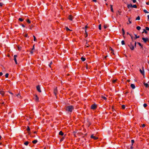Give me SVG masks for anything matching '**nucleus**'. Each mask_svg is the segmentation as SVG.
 I'll use <instances>...</instances> for the list:
<instances>
[{"instance_id": "nucleus-8", "label": "nucleus", "mask_w": 149, "mask_h": 149, "mask_svg": "<svg viewBox=\"0 0 149 149\" xmlns=\"http://www.w3.org/2000/svg\"><path fill=\"white\" fill-rule=\"evenodd\" d=\"M69 19L71 21L73 19V17L72 15H69L68 17Z\"/></svg>"}, {"instance_id": "nucleus-64", "label": "nucleus", "mask_w": 149, "mask_h": 149, "mask_svg": "<svg viewBox=\"0 0 149 149\" xmlns=\"http://www.w3.org/2000/svg\"><path fill=\"white\" fill-rule=\"evenodd\" d=\"M147 17H148V19H149V15H148Z\"/></svg>"}, {"instance_id": "nucleus-45", "label": "nucleus", "mask_w": 149, "mask_h": 149, "mask_svg": "<svg viewBox=\"0 0 149 149\" xmlns=\"http://www.w3.org/2000/svg\"><path fill=\"white\" fill-rule=\"evenodd\" d=\"M121 12L119 11V10H118V14H119V15H120L121 14Z\"/></svg>"}, {"instance_id": "nucleus-33", "label": "nucleus", "mask_w": 149, "mask_h": 149, "mask_svg": "<svg viewBox=\"0 0 149 149\" xmlns=\"http://www.w3.org/2000/svg\"><path fill=\"white\" fill-rule=\"evenodd\" d=\"M30 130V129L29 127L27 126V129H26V130L27 131H29Z\"/></svg>"}, {"instance_id": "nucleus-14", "label": "nucleus", "mask_w": 149, "mask_h": 149, "mask_svg": "<svg viewBox=\"0 0 149 149\" xmlns=\"http://www.w3.org/2000/svg\"><path fill=\"white\" fill-rule=\"evenodd\" d=\"M59 134L60 135L63 136L64 134L62 131H60L59 133Z\"/></svg>"}, {"instance_id": "nucleus-49", "label": "nucleus", "mask_w": 149, "mask_h": 149, "mask_svg": "<svg viewBox=\"0 0 149 149\" xmlns=\"http://www.w3.org/2000/svg\"><path fill=\"white\" fill-rule=\"evenodd\" d=\"M34 49V45H33V48L32 49V50H33Z\"/></svg>"}, {"instance_id": "nucleus-15", "label": "nucleus", "mask_w": 149, "mask_h": 149, "mask_svg": "<svg viewBox=\"0 0 149 149\" xmlns=\"http://www.w3.org/2000/svg\"><path fill=\"white\" fill-rule=\"evenodd\" d=\"M143 84L146 88L148 87L149 86L148 84L147 83H144Z\"/></svg>"}, {"instance_id": "nucleus-35", "label": "nucleus", "mask_w": 149, "mask_h": 149, "mask_svg": "<svg viewBox=\"0 0 149 149\" xmlns=\"http://www.w3.org/2000/svg\"><path fill=\"white\" fill-rule=\"evenodd\" d=\"M147 104H146V103H144L143 104V107H147Z\"/></svg>"}, {"instance_id": "nucleus-62", "label": "nucleus", "mask_w": 149, "mask_h": 149, "mask_svg": "<svg viewBox=\"0 0 149 149\" xmlns=\"http://www.w3.org/2000/svg\"><path fill=\"white\" fill-rule=\"evenodd\" d=\"M33 50H31V52H30V53L31 54H33V52L32 51Z\"/></svg>"}, {"instance_id": "nucleus-12", "label": "nucleus", "mask_w": 149, "mask_h": 149, "mask_svg": "<svg viewBox=\"0 0 149 149\" xmlns=\"http://www.w3.org/2000/svg\"><path fill=\"white\" fill-rule=\"evenodd\" d=\"M139 71L141 73V74L143 75H144V71L143 70H141V69H140Z\"/></svg>"}, {"instance_id": "nucleus-25", "label": "nucleus", "mask_w": 149, "mask_h": 149, "mask_svg": "<svg viewBox=\"0 0 149 149\" xmlns=\"http://www.w3.org/2000/svg\"><path fill=\"white\" fill-rule=\"evenodd\" d=\"M144 32L146 34L147 33V31L145 29H143V31L142 32V33H143Z\"/></svg>"}, {"instance_id": "nucleus-55", "label": "nucleus", "mask_w": 149, "mask_h": 149, "mask_svg": "<svg viewBox=\"0 0 149 149\" xmlns=\"http://www.w3.org/2000/svg\"><path fill=\"white\" fill-rule=\"evenodd\" d=\"M146 3V4L147 5H149V2H147Z\"/></svg>"}, {"instance_id": "nucleus-48", "label": "nucleus", "mask_w": 149, "mask_h": 149, "mask_svg": "<svg viewBox=\"0 0 149 149\" xmlns=\"http://www.w3.org/2000/svg\"><path fill=\"white\" fill-rule=\"evenodd\" d=\"M109 48H110V50L112 51V52H113V50L111 47H110Z\"/></svg>"}, {"instance_id": "nucleus-46", "label": "nucleus", "mask_w": 149, "mask_h": 149, "mask_svg": "<svg viewBox=\"0 0 149 149\" xmlns=\"http://www.w3.org/2000/svg\"><path fill=\"white\" fill-rule=\"evenodd\" d=\"M64 139V137H62V138L60 140V141H62Z\"/></svg>"}, {"instance_id": "nucleus-10", "label": "nucleus", "mask_w": 149, "mask_h": 149, "mask_svg": "<svg viewBox=\"0 0 149 149\" xmlns=\"http://www.w3.org/2000/svg\"><path fill=\"white\" fill-rule=\"evenodd\" d=\"M91 138H93L94 139H98V137L94 136L93 134L91 136Z\"/></svg>"}, {"instance_id": "nucleus-29", "label": "nucleus", "mask_w": 149, "mask_h": 149, "mask_svg": "<svg viewBox=\"0 0 149 149\" xmlns=\"http://www.w3.org/2000/svg\"><path fill=\"white\" fill-rule=\"evenodd\" d=\"M102 98L104 100H106L107 99V98L106 97H104V96H102Z\"/></svg>"}, {"instance_id": "nucleus-52", "label": "nucleus", "mask_w": 149, "mask_h": 149, "mask_svg": "<svg viewBox=\"0 0 149 149\" xmlns=\"http://www.w3.org/2000/svg\"><path fill=\"white\" fill-rule=\"evenodd\" d=\"M145 126V125L144 124H143L142 125V127H144Z\"/></svg>"}, {"instance_id": "nucleus-1", "label": "nucleus", "mask_w": 149, "mask_h": 149, "mask_svg": "<svg viewBox=\"0 0 149 149\" xmlns=\"http://www.w3.org/2000/svg\"><path fill=\"white\" fill-rule=\"evenodd\" d=\"M74 109V107L70 105L69 106H68L66 107V111H69V112H72V110Z\"/></svg>"}, {"instance_id": "nucleus-54", "label": "nucleus", "mask_w": 149, "mask_h": 149, "mask_svg": "<svg viewBox=\"0 0 149 149\" xmlns=\"http://www.w3.org/2000/svg\"><path fill=\"white\" fill-rule=\"evenodd\" d=\"M3 73L2 72H0V76H1L3 75Z\"/></svg>"}, {"instance_id": "nucleus-53", "label": "nucleus", "mask_w": 149, "mask_h": 149, "mask_svg": "<svg viewBox=\"0 0 149 149\" xmlns=\"http://www.w3.org/2000/svg\"><path fill=\"white\" fill-rule=\"evenodd\" d=\"M116 80H113V83H115L116 81Z\"/></svg>"}, {"instance_id": "nucleus-16", "label": "nucleus", "mask_w": 149, "mask_h": 149, "mask_svg": "<svg viewBox=\"0 0 149 149\" xmlns=\"http://www.w3.org/2000/svg\"><path fill=\"white\" fill-rule=\"evenodd\" d=\"M131 18H129L128 19V22L127 23L128 24H129L131 23Z\"/></svg>"}, {"instance_id": "nucleus-19", "label": "nucleus", "mask_w": 149, "mask_h": 149, "mask_svg": "<svg viewBox=\"0 0 149 149\" xmlns=\"http://www.w3.org/2000/svg\"><path fill=\"white\" fill-rule=\"evenodd\" d=\"M38 142V141L37 140H34L32 141V143L34 144H35L37 143Z\"/></svg>"}, {"instance_id": "nucleus-24", "label": "nucleus", "mask_w": 149, "mask_h": 149, "mask_svg": "<svg viewBox=\"0 0 149 149\" xmlns=\"http://www.w3.org/2000/svg\"><path fill=\"white\" fill-rule=\"evenodd\" d=\"M26 21L29 24H30L31 23V21L29 20V19H27L26 20Z\"/></svg>"}, {"instance_id": "nucleus-50", "label": "nucleus", "mask_w": 149, "mask_h": 149, "mask_svg": "<svg viewBox=\"0 0 149 149\" xmlns=\"http://www.w3.org/2000/svg\"><path fill=\"white\" fill-rule=\"evenodd\" d=\"M132 1L134 3H135L136 2V0H132Z\"/></svg>"}, {"instance_id": "nucleus-47", "label": "nucleus", "mask_w": 149, "mask_h": 149, "mask_svg": "<svg viewBox=\"0 0 149 149\" xmlns=\"http://www.w3.org/2000/svg\"><path fill=\"white\" fill-rule=\"evenodd\" d=\"M3 4L2 3H0V6H2L3 5Z\"/></svg>"}, {"instance_id": "nucleus-13", "label": "nucleus", "mask_w": 149, "mask_h": 149, "mask_svg": "<svg viewBox=\"0 0 149 149\" xmlns=\"http://www.w3.org/2000/svg\"><path fill=\"white\" fill-rule=\"evenodd\" d=\"M130 7H133L135 8H137V6L136 5H134L133 6H132L131 4H130Z\"/></svg>"}, {"instance_id": "nucleus-26", "label": "nucleus", "mask_w": 149, "mask_h": 149, "mask_svg": "<svg viewBox=\"0 0 149 149\" xmlns=\"http://www.w3.org/2000/svg\"><path fill=\"white\" fill-rule=\"evenodd\" d=\"M140 19V17L139 16H138L136 19V20H139Z\"/></svg>"}, {"instance_id": "nucleus-18", "label": "nucleus", "mask_w": 149, "mask_h": 149, "mask_svg": "<svg viewBox=\"0 0 149 149\" xmlns=\"http://www.w3.org/2000/svg\"><path fill=\"white\" fill-rule=\"evenodd\" d=\"M81 60L83 61H85L86 60V58H84L83 57H82L81 58Z\"/></svg>"}, {"instance_id": "nucleus-36", "label": "nucleus", "mask_w": 149, "mask_h": 149, "mask_svg": "<svg viewBox=\"0 0 149 149\" xmlns=\"http://www.w3.org/2000/svg\"><path fill=\"white\" fill-rule=\"evenodd\" d=\"M143 11L144 13H149V12L147 11L146 10H143Z\"/></svg>"}, {"instance_id": "nucleus-61", "label": "nucleus", "mask_w": 149, "mask_h": 149, "mask_svg": "<svg viewBox=\"0 0 149 149\" xmlns=\"http://www.w3.org/2000/svg\"><path fill=\"white\" fill-rule=\"evenodd\" d=\"M93 2H96V1H97V0H93Z\"/></svg>"}, {"instance_id": "nucleus-37", "label": "nucleus", "mask_w": 149, "mask_h": 149, "mask_svg": "<svg viewBox=\"0 0 149 149\" xmlns=\"http://www.w3.org/2000/svg\"><path fill=\"white\" fill-rule=\"evenodd\" d=\"M9 74L8 73H6L5 75V77L6 78H7L8 77Z\"/></svg>"}, {"instance_id": "nucleus-3", "label": "nucleus", "mask_w": 149, "mask_h": 149, "mask_svg": "<svg viewBox=\"0 0 149 149\" xmlns=\"http://www.w3.org/2000/svg\"><path fill=\"white\" fill-rule=\"evenodd\" d=\"M91 109H95L96 108V105L95 104H92L91 106Z\"/></svg>"}, {"instance_id": "nucleus-21", "label": "nucleus", "mask_w": 149, "mask_h": 149, "mask_svg": "<svg viewBox=\"0 0 149 149\" xmlns=\"http://www.w3.org/2000/svg\"><path fill=\"white\" fill-rule=\"evenodd\" d=\"M110 8H111V11L112 12H113V6L112 5H110Z\"/></svg>"}, {"instance_id": "nucleus-20", "label": "nucleus", "mask_w": 149, "mask_h": 149, "mask_svg": "<svg viewBox=\"0 0 149 149\" xmlns=\"http://www.w3.org/2000/svg\"><path fill=\"white\" fill-rule=\"evenodd\" d=\"M18 20L20 22H22L24 20V19L22 18H19Z\"/></svg>"}, {"instance_id": "nucleus-60", "label": "nucleus", "mask_w": 149, "mask_h": 149, "mask_svg": "<svg viewBox=\"0 0 149 149\" xmlns=\"http://www.w3.org/2000/svg\"><path fill=\"white\" fill-rule=\"evenodd\" d=\"M125 149H130L129 148H128L127 146L125 147Z\"/></svg>"}, {"instance_id": "nucleus-41", "label": "nucleus", "mask_w": 149, "mask_h": 149, "mask_svg": "<svg viewBox=\"0 0 149 149\" xmlns=\"http://www.w3.org/2000/svg\"><path fill=\"white\" fill-rule=\"evenodd\" d=\"M33 38H34V41H36V37L34 36H33Z\"/></svg>"}, {"instance_id": "nucleus-44", "label": "nucleus", "mask_w": 149, "mask_h": 149, "mask_svg": "<svg viewBox=\"0 0 149 149\" xmlns=\"http://www.w3.org/2000/svg\"><path fill=\"white\" fill-rule=\"evenodd\" d=\"M18 50H19L20 51L21 50L22 47H18Z\"/></svg>"}, {"instance_id": "nucleus-31", "label": "nucleus", "mask_w": 149, "mask_h": 149, "mask_svg": "<svg viewBox=\"0 0 149 149\" xmlns=\"http://www.w3.org/2000/svg\"><path fill=\"white\" fill-rule=\"evenodd\" d=\"M122 108L123 109H124L125 108V106L124 105H123L122 106Z\"/></svg>"}, {"instance_id": "nucleus-56", "label": "nucleus", "mask_w": 149, "mask_h": 149, "mask_svg": "<svg viewBox=\"0 0 149 149\" xmlns=\"http://www.w3.org/2000/svg\"><path fill=\"white\" fill-rule=\"evenodd\" d=\"M24 36L25 37H27L28 36V34H26L25 35H24Z\"/></svg>"}, {"instance_id": "nucleus-58", "label": "nucleus", "mask_w": 149, "mask_h": 149, "mask_svg": "<svg viewBox=\"0 0 149 149\" xmlns=\"http://www.w3.org/2000/svg\"><path fill=\"white\" fill-rule=\"evenodd\" d=\"M136 28H141V27H140V26H137L136 27Z\"/></svg>"}, {"instance_id": "nucleus-38", "label": "nucleus", "mask_w": 149, "mask_h": 149, "mask_svg": "<svg viewBox=\"0 0 149 149\" xmlns=\"http://www.w3.org/2000/svg\"><path fill=\"white\" fill-rule=\"evenodd\" d=\"M108 26L107 24L104 25V28H107Z\"/></svg>"}, {"instance_id": "nucleus-6", "label": "nucleus", "mask_w": 149, "mask_h": 149, "mask_svg": "<svg viewBox=\"0 0 149 149\" xmlns=\"http://www.w3.org/2000/svg\"><path fill=\"white\" fill-rule=\"evenodd\" d=\"M36 88H37V91L39 92H41V91L40 90V86L39 85H38V86H37Z\"/></svg>"}, {"instance_id": "nucleus-27", "label": "nucleus", "mask_w": 149, "mask_h": 149, "mask_svg": "<svg viewBox=\"0 0 149 149\" xmlns=\"http://www.w3.org/2000/svg\"><path fill=\"white\" fill-rule=\"evenodd\" d=\"M134 35L135 36V39H136L138 38H139V36H137L135 34H134Z\"/></svg>"}, {"instance_id": "nucleus-32", "label": "nucleus", "mask_w": 149, "mask_h": 149, "mask_svg": "<svg viewBox=\"0 0 149 149\" xmlns=\"http://www.w3.org/2000/svg\"><path fill=\"white\" fill-rule=\"evenodd\" d=\"M121 44L122 45H124L125 44V42L124 40H122L121 41Z\"/></svg>"}, {"instance_id": "nucleus-5", "label": "nucleus", "mask_w": 149, "mask_h": 149, "mask_svg": "<svg viewBox=\"0 0 149 149\" xmlns=\"http://www.w3.org/2000/svg\"><path fill=\"white\" fill-rule=\"evenodd\" d=\"M17 57V55H14V60L15 62V63L17 64V59H16V57Z\"/></svg>"}, {"instance_id": "nucleus-2", "label": "nucleus", "mask_w": 149, "mask_h": 149, "mask_svg": "<svg viewBox=\"0 0 149 149\" xmlns=\"http://www.w3.org/2000/svg\"><path fill=\"white\" fill-rule=\"evenodd\" d=\"M128 46L130 47V49L132 50H133L134 49V46L132 44V43H130V45H128Z\"/></svg>"}, {"instance_id": "nucleus-34", "label": "nucleus", "mask_w": 149, "mask_h": 149, "mask_svg": "<svg viewBox=\"0 0 149 149\" xmlns=\"http://www.w3.org/2000/svg\"><path fill=\"white\" fill-rule=\"evenodd\" d=\"M134 140H131V143H132V146L133 145V143H134Z\"/></svg>"}, {"instance_id": "nucleus-7", "label": "nucleus", "mask_w": 149, "mask_h": 149, "mask_svg": "<svg viewBox=\"0 0 149 149\" xmlns=\"http://www.w3.org/2000/svg\"><path fill=\"white\" fill-rule=\"evenodd\" d=\"M57 87H56L54 89V94L55 95H56L57 93Z\"/></svg>"}, {"instance_id": "nucleus-43", "label": "nucleus", "mask_w": 149, "mask_h": 149, "mask_svg": "<svg viewBox=\"0 0 149 149\" xmlns=\"http://www.w3.org/2000/svg\"><path fill=\"white\" fill-rule=\"evenodd\" d=\"M0 93L1 94V95H3V91H0Z\"/></svg>"}, {"instance_id": "nucleus-9", "label": "nucleus", "mask_w": 149, "mask_h": 149, "mask_svg": "<svg viewBox=\"0 0 149 149\" xmlns=\"http://www.w3.org/2000/svg\"><path fill=\"white\" fill-rule=\"evenodd\" d=\"M34 98L36 100V101H39V98L36 95H35Z\"/></svg>"}, {"instance_id": "nucleus-39", "label": "nucleus", "mask_w": 149, "mask_h": 149, "mask_svg": "<svg viewBox=\"0 0 149 149\" xmlns=\"http://www.w3.org/2000/svg\"><path fill=\"white\" fill-rule=\"evenodd\" d=\"M66 29V31H72V30H70V29Z\"/></svg>"}, {"instance_id": "nucleus-4", "label": "nucleus", "mask_w": 149, "mask_h": 149, "mask_svg": "<svg viewBox=\"0 0 149 149\" xmlns=\"http://www.w3.org/2000/svg\"><path fill=\"white\" fill-rule=\"evenodd\" d=\"M142 39L143 41V42L145 43H146L147 41H148V39L147 38H142Z\"/></svg>"}, {"instance_id": "nucleus-22", "label": "nucleus", "mask_w": 149, "mask_h": 149, "mask_svg": "<svg viewBox=\"0 0 149 149\" xmlns=\"http://www.w3.org/2000/svg\"><path fill=\"white\" fill-rule=\"evenodd\" d=\"M29 143V142L27 141H26L25 142H24V144L26 146H27L28 144Z\"/></svg>"}, {"instance_id": "nucleus-40", "label": "nucleus", "mask_w": 149, "mask_h": 149, "mask_svg": "<svg viewBox=\"0 0 149 149\" xmlns=\"http://www.w3.org/2000/svg\"><path fill=\"white\" fill-rule=\"evenodd\" d=\"M130 4H127V7L128 8H130Z\"/></svg>"}, {"instance_id": "nucleus-57", "label": "nucleus", "mask_w": 149, "mask_h": 149, "mask_svg": "<svg viewBox=\"0 0 149 149\" xmlns=\"http://www.w3.org/2000/svg\"><path fill=\"white\" fill-rule=\"evenodd\" d=\"M136 42H135V43H134V46H135V47H136Z\"/></svg>"}, {"instance_id": "nucleus-51", "label": "nucleus", "mask_w": 149, "mask_h": 149, "mask_svg": "<svg viewBox=\"0 0 149 149\" xmlns=\"http://www.w3.org/2000/svg\"><path fill=\"white\" fill-rule=\"evenodd\" d=\"M98 28H101V24L99 25Z\"/></svg>"}, {"instance_id": "nucleus-11", "label": "nucleus", "mask_w": 149, "mask_h": 149, "mask_svg": "<svg viewBox=\"0 0 149 149\" xmlns=\"http://www.w3.org/2000/svg\"><path fill=\"white\" fill-rule=\"evenodd\" d=\"M130 86L133 89H134L135 88V86L133 84H131L130 85Z\"/></svg>"}, {"instance_id": "nucleus-17", "label": "nucleus", "mask_w": 149, "mask_h": 149, "mask_svg": "<svg viewBox=\"0 0 149 149\" xmlns=\"http://www.w3.org/2000/svg\"><path fill=\"white\" fill-rule=\"evenodd\" d=\"M122 31L123 35V36L124 37V35L125 34V30H124L123 29H122Z\"/></svg>"}, {"instance_id": "nucleus-28", "label": "nucleus", "mask_w": 149, "mask_h": 149, "mask_svg": "<svg viewBox=\"0 0 149 149\" xmlns=\"http://www.w3.org/2000/svg\"><path fill=\"white\" fill-rule=\"evenodd\" d=\"M137 43L139 44V45L140 46H141V47L142 48H143V46L141 43H140V42H138Z\"/></svg>"}, {"instance_id": "nucleus-63", "label": "nucleus", "mask_w": 149, "mask_h": 149, "mask_svg": "<svg viewBox=\"0 0 149 149\" xmlns=\"http://www.w3.org/2000/svg\"><path fill=\"white\" fill-rule=\"evenodd\" d=\"M133 148V147L132 146L130 147V149H132Z\"/></svg>"}, {"instance_id": "nucleus-42", "label": "nucleus", "mask_w": 149, "mask_h": 149, "mask_svg": "<svg viewBox=\"0 0 149 149\" xmlns=\"http://www.w3.org/2000/svg\"><path fill=\"white\" fill-rule=\"evenodd\" d=\"M52 62H50V64H49V66L50 67H51V65L52 64Z\"/></svg>"}, {"instance_id": "nucleus-59", "label": "nucleus", "mask_w": 149, "mask_h": 149, "mask_svg": "<svg viewBox=\"0 0 149 149\" xmlns=\"http://www.w3.org/2000/svg\"><path fill=\"white\" fill-rule=\"evenodd\" d=\"M22 26L23 27H25V26H24V24H22Z\"/></svg>"}, {"instance_id": "nucleus-30", "label": "nucleus", "mask_w": 149, "mask_h": 149, "mask_svg": "<svg viewBox=\"0 0 149 149\" xmlns=\"http://www.w3.org/2000/svg\"><path fill=\"white\" fill-rule=\"evenodd\" d=\"M19 94H18L16 95L17 96V97H19V98H21V97L20 96H19Z\"/></svg>"}, {"instance_id": "nucleus-23", "label": "nucleus", "mask_w": 149, "mask_h": 149, "mask_svg": "<svg viewBox=\"0 0 149 149\" xmlns=\"http://www.w3.org/2000/svg\"><path fill=\"white\" fill-rule=\"evenodd\" d=\"M86 29H85V33H84L86 35V36H85V37H87V36H88V33H87V32L86 31Z\"/></svg>"}]
</instances>
